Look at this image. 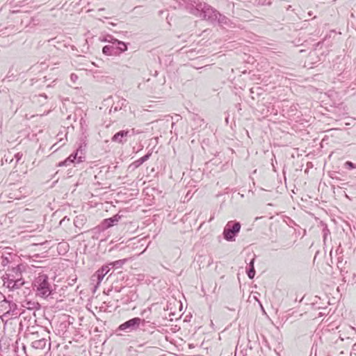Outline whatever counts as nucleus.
<instances>
[{"mask_svg":"<svg viewBox=\"0 0 356 356\" xmlns=\"http://www.w3.org/2000/svg\"><path fill=\"white\" fill-rule=\"evenodd\" d=\"M191 1L188 8L191 14L211 22L216 21L219 12L200 0H191Z\"/></svg>","mask_w":356,"mask_h":356,"instance_id":"nucleus-1","label":"nucleus"},{"mask_svg":"<svg viewBox=\"0 0 356 356\" xmlns=\"http://www.w3.org/2000/svg\"><path fill=\"white\" fill-rule=\"evenodd\" d=\"M33 289L38 297L47 299L54 293L56 285L49 281L46 274H39L33 282Z\"/></svg>","mask_w":356,"mask_h":356,"instance_id":"nucleus-2","label":"nucleus"},{"mask_svg":"<svg viewBox=\"0 0 356 356\" xmlns=\"http://www.w3.org/2000/svg\"><path fill=\"white\" fill-rule=\"evenodd\" d=\"M146 321L145 319H142L139 317H135L120 325L117 331H124L126 332L136 331L139 327L140 325L142 324L144 325Z\"/></svg>","mask_w":356,"mask_h":356,"instance_id":"nucleus-3","label":"nucleus"},{"mask_svg":"<svg viewBox=\"0 0 356 356\" xmlns=\"http://www.w3.org/2000/svg\"><path fill=\"white\" fill-rule=\"evenodd\" d=\"M241 229V224L239 222L229 221L226 225L223 230L224 238L227 241H233L235 236Z\"/></svg>","mask_w":356,"mask_h":356,"instance_id":"nucleus-4","label":"nucleus"},{"mask_svg":"<svg viewBox=\"0 0 356 356\" xmlns=\"http://www.w3.org/2000/svg\"><path fill=\"white\" fill-rule=\"evenodd\" d=\"M111 268L108 265H104L99 268L92 277V281H96L97 284L99 285L102 281L104 276L110 271Z\"/></svg>","mask_w":356,"mask_h":356,"instance_id":"nucleus-5","label":"nucleus"},{"mask_svg":"<svg viewBox=\"0 0 356 356\" xmlns=\"http://www.w3.org/2000/svg\"><path fill=\"white\" fill-rule=\"evenodd\" d=\"M131 136L129 130H122L113 135L112 142L124 144L127 141V137Z\"/></svg>","mask_w":356,"mask_h":356,"instance_id":"nucleus-6","label":"nucleus"},{"mask_svg":"<svg viewBox=\"0 0 356 356\" xmlns=\"http://www.w3.org/2000/svg\"><path fill=\"white\" fill-rule=\"evenodd\" d=\"M79 149H77L76 152L71 154L65 161L59 163L58 166H67L70 164L74 163L77 159V163L83 161L82 156H78Z\"/></svg>","mask_w":356,"mask_h":356,"instance_id":"nucleus-7","label":"nucleus"},{"mask_svg":"<svg viewBox=\"0 0 356 356\" xmlns=\"http://www.w3.org/2000/svg\"><path fill=\"white\" fill-rule=\"evenodd\" d=\"M120 218H121L120 216L117 214V215L112 216L111 218L104 219L102 223L103 228L104 229L110 228L111 227L115 225L119 221Z\"/></svg>","mask_w":356,"mask_h":356,"instance_id":"nucleus-8","label":"nucleus"},{"mask_svg":"<svg viewBox=\"0 0 356 356\" xmlns=\"http://www.w3.org/2000/svg\"><path fill=\"white\" fill-rule=\"evenodd\" d=\"M112 40L113 42L114 46H115V49H116L115 50L117 51V55H118L122 52H124L125 51L127 50V46L124 42L120 41V40H118L117 39H114V38H113Z\"/></svg>","mask_w":356,"mask_h":356,"instance_id":"nucleus-9","label":"nucleus"},{"mask_svg":"<svg viewBox=\"0 0 356 356\" xmlns=\"http://www.w3.org/2000/svg\"><path fill=\"white\" fill-rule=\"evenodd\" d=\"M15 277L13 275L6 274L2 277V280L3 282V286H6L9 291L11 290L12 284H13Z\"/></svg>","mask_w":356,"mask_h":356,"instance_id":"nucleus-10","label":"nucleus"},{"mask_svg":"<svg viewBox=\"0 0 356 356\" xmlns=\"http://www.w3.org/2000/svg\"><path fill=\"white\" fill-rule=\"evenodd\" d=\"M47 340L44 338L36 339L32 342V347L38 350H43L45 348Z\"/></svg>","mask_w":356,"mask_h":356,"instance_id":"nucleus-11","label":"nucleus"},{"mask_svg":"<svg viewBox=\"0 0 356 356\" xmlns=\"http://www.w3.org/2000/svg\"><path fill=\"white\" fill-rule=\"evenodd\" d=\"M115 49V46H114L112 41L111 45H106L103 47L102 52L106 56H117V51Z\"/></svg>","mask_w":356,"mask_h":356,"instance_id":"nucleus-12","label":"nucleus"},{"mask_svg":"<svg viewBox=\"0 0 356 356\" xmlns=\"http://www.w3.org/2000/svg\"><path fill=\"white\" fill-rule=\"evenodd\" d=\"M152 153L149 152L143 157L140 158L139 159L133 162L130 165L129 168L134 167V168H137L140 167L144 162L147 161L149 157L151 156Z\"/></svg>","mask_w":356,"mask_h":356,"instance_id":"nucleus-13","label":"nucleus"},{"mask_svg":"<svg viewBox=\"0 0 356 356\" xmlns=\"http://www.w3.org/2000/svg\"><path fill=\"white\" fill-rule=\"evenodd\" d=\"M255 258H252L249 263V269L247 270V275L250 279H253L255 275V270L254 266Z\"/></svg>","mask_w":356,"mask_h":356,"instance_id":"nucleus-14","label":"nucleus"},{"mask_svg":"<svg viewBox=\"0 0 356 356\" xmlns=\"http://www.w3.org/2000/svg\"><path fill=\"white\" fill-rule=\"evenodd\" d=\"M25 284L22 278L15 279L13 284H12V288L10 291H14L20 289Z\"/></svg>","mask_w":356,"mask_h":356,"instance_id":"nucleus-15","label":"nucleus"},{"mask_svg":"<svg viewBox=\"0 0 356 356\" xmlns=\"http://www.w3.org/2000/svg\"><path fill=\"white\" fill-rule=\"evenodd\" d=\"M127 261V259L117 260L115 261H113V262L109 264L108 266H112V267L118 268L122 267L126 263Z\"/></svg>","mask_w":356,"mask_h":356,"instance_id":"nucleus-16","label":"nucleus"},{"mask_svg":"<svg viewBox=\"0 0 356 356\" xmlns=\"http://www.w3.org/2000/svg\"><path fill=\"white\" fill-rule=\"evenodd\" d=\"M38 305V303H37V302L28 301L26 302V305H24V307H26L29 309H33L37 308Z\"/></svg>","mask_w":356,"mask_h":356,"instance_id":"nucleus-17","label":"nucleus"},{"mask_svg":"<svg viewBox=\"0 0 356 356\" xmlns=\"http://www.w3.org/2000/svg\"><path fill=\"white\" fill-rule=\"evenodd\" d=\"M227 18L225 16L222 15L220 13L216 21L221 24H227Z\"/></svg>","mask_w":356,"mask_h":356,"instance_id":"nucleus-18","label":"nucleus"},{"mask_svg":"<svg viewBox=\"0 0 356 356\" xmlns=\"http://www.w3.org/2000/svg\"><path fill=\"white\" fill-rule=\"evenodd\" d=\"M152 312V309L151 307H148L145 309H144L141 313H140V315L141 316H145L146 318H148V315L150 314Z\"/></svg>","mask_w":356,"mask_h":356,"instance_id":"nucleus-19","label":"nucleus"},{"mask_svg":"<svg viewBox=\"0 0 356 356\" xmlns=\"http://www.w3.org/2000/svg\"><path fill=\"white\" fill-rule=\"evenodd\" d=\"M345 167L350 170L355 168V164L353 163H352L351 161H346L345 163Z\"/></svg>","mask_w":356,"mask_h":356,"instance_id":"nucleus-20","label":"nucleus"},{"mask_svg":"<svg viewBox=\"0 0 356 356\" xmlns=\"http://www.w3.org/2000/svg\"><path fill=\"white\" fill-rule=\"evenodd\" d=\"M23 156V154L22 152H17L15 154V159L17 162H19Z\"/></svg>","mask_w":356,"mask_h":356,"instance_id":"nucleus-21","label":"nucleus"},{"mask_svg":"<svg viewBox=\"0 0 356 356\" xmlns=\"http://www.w3.org/2000/svg\"><path fill=\"white\" fill-rule=\"evenodd\" d=\"M9 306H10V309H15L17 307V305L13 302H9Z\"/></svg>","mask_w":356,"mask_h":356,"instance_id":"nucleus-22","label":"nucleus"},{"mask_svg":"<svg viewBox=\"0 0 356 356\" xmlns=\"http://www.w3.org/2000/svg\"><path fill=\"white\" fill-rule=\"evenodd\" d=\"M77 79H78L77 75H76V74H71V79H72L73 81H75Z\"/></svg>","mask_w":356,"mask_h":356,"instance_id":"nucleus-23","label":"nucleus"},{"mask_svg":"<svg viewBox=\"0 0 356 356\" xmlns=\"http://www.w3.org/2000/svg\"><path fill=\"white\" fill-rule=\"evenodd\" d=\"M329 232V230L328 229H323V236H324V239H325L327 235V233Z\"/></svg>","mask_w":356,"mask_h":356,"instance_id":"nucleus-24","label":"nucleus"}]
</instances>
